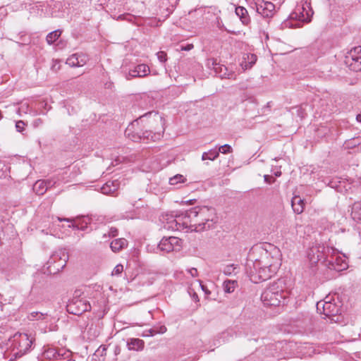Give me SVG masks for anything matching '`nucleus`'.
Wrapping results in <instances>:
<instances>
[{"instance_id":"obj_1","label":"nucleus","mask_w":361,"mask_h":361,"mask_svg":"<svg viewBox=\"0 0 361 361\" xmlns=\"http://www.w3.org/2000/svg\"><path fill=\"white\" fill-rule=\"evenodd\" d=\"M278 253L276 248L269 251L262 245L252 248L245 269L252 282L257 283L266 281L276 274L281 265Z\"/></svg>"},{"instance_id":"obj_2","label":"nucleus","mask_w":361,"mask_h":361,"mask_svg":"<svg viewBox=\"0 0 361 361\" xmlns=\"http://www.w3.org/2000/svg\"><path fill=\"white\" fill-rule=\"evenodd\" d=\"M35 338L25 333H16L8 339V347L0 346V361H11L20 357L31 349Z\"/></svg>"},{"instance_id":"obj_3","label":"nucleus","mask_w":361,"mask_h":361,"mask_svg":"<svg viewBox=\"0 0 361 361\" xmlns=\"http://www.w3.org/2000/svg\"><path fill=\"white\" fill-rule=\"evenodd\" d=\"M185 212L189 231L201 232L213 226L214 209L207 207H195Z\"/></svg>"},{"instance_id":"obj_4","label":"nucleus","mask_w":361,"mask_h":361,"mask_svg":"<svg viewBox=\"0 0 361 361\" xmlns=\"http://www.w3.org/2000/svg\"><path fill=\"white\" fill-rule=\"evenodd\" d=\"M149 118V128L142 130V141L145 142L160 140L165 131V120L157 112L150 111L143 115Z\"/></svg>"},{"instance_id":"obj_5","label":"nucleus","mask_w":361,"mask_h":361,"mask_svg":"<svg viewBox=\"0 0 361 361\" xmlns=\"http://www.w3.org/2000/svg\"><path fill=\"white\" fill-rule=\"evenodd\" d=\"M283 281L278 280L268 286L262 293L261 300L266 306H279L284 304L288 293L283 290Z\"/></svg>"},{"instance_id":"obj_6","label":"nucleus","mask_w":361,"mask_h":361,"mask_svg":"<svg viewBox=\"0 0 361 361\" xmlns=\"http://www.w3.org/2000/svg\"><path fill=\"white\" fill-rule=\"evenodd\" d=\"M185 212H173L162 216L164 228L171 231L186 230L189 231L188 221Z\"/></svg>"},{"instance_id":"obj_7","label":"nucleus","mask_w":361,"mask_h":361,"mask_svg":"<svg viewBox=\"0 0 361 361\" xmlns=\"http://www.w3.org/2000/svg\"><path fill=\"white\" fill-rule=\"evenodd\" d=\"M341 306L340 302L336 303L334 300L332 302L329 297H326L324 300L317 302V310L320 314H324L329 318L332 322H339L340 314L341 312Z\"/></svg>"},{"instance_id":"obj_8","label":"nucleus","mask_w":361,"mask_h":361,"mask_svg":"<svg viewBox=\"0 0 361 361\" xmlns=\"http://www.w3.org/2000/svg\"><path fill=\"white\" fill-rule=\"evenodd\" d=\"M334 253V248L324 244H316L307 252V257L312 264L322 262L324 264L330 255Z\"/></svg>"},{"instance_id":"obj_9","label":"nucleus","mask_w":361,"mask_h":361,"mask_svg":"<svg viewBox=\"0 0 361 361\" xmlns=\"http://www.w3.org/2000/svg\"><path fill=\"white\" fill-rule=\"evenodd\" d=\"M310 6V4L305 1L302 6H298L295 11L290 14V19L297 21L294 25H291L292 27H300L304 23L311 20L313 11Z\"/></svg>"},{"instance_id":"obj_10","label":"nucleus","mask_w":361,"mask_h":361,"mask_svg":"<svg viewBox=\"0 0 361 361\" xmlns=\"http://www.w3.org/2000/svg\"><path fill=\"white\" fill-rule=\"evenodd\" d=\"M68 255L66 249H59L49 258L47 264L50 273L56 274L61 271L66 265Z\"/></svg>"},{"instance_id":"obj_11","label":"nucleus","mask_w":361,"mask_h":361,"mask_svg":"<svg viewBox=\"0 0 361 361\" xmlns=\"http://www.w3.org/2000/svg\"><path fill=\"white\" fill-rule=\"evenodd\" d=\"M344 62L350 70L361 71V46L355 47L347 52Z\"/></svg>"},{"instance_id":"obj_12","label":"nucleus","mask_w":361,"mask_h":361,"mask_svg":"<svg viewBox=\"0 0 361 361\" xmlns=\"http://www.w3.org/2000/svg\"><path fill=\"white\" fill-rule=\"evenodd\" d=\"M90 309V302L83 298H74L67 305V311L75 315H80Z\"/></svg>"},{"instance_id":"obj_13","label":"nucleus","mask_w":361,"mask_h":361,"mask_svg":"<svg viewBox=\"0 0 361 361\" xmlns=\"http://www.w3.org/2000/svg\"><path fill=\"white\" fill-rule=\"evenodd\" d=\"M324 265L329 269L341 271L348 267V263L343 257L339 255L338 251L334 249V253L327 257Z\"/></svg>"},{"instance_id":"obj_14","label":"nucleus","mask_w":361,"mask_h":361,"mask_svg":"<svg viewBox=\"0 0 361 361\" xmlns=\"http://www.w3.org/2000/svg\"><path fill=\"white\" fill-rule=\"evenodd\" d=\"M146 116H140L138 119L133 121L125 130V135L133 142L142 141V130H138L136 127L140 124V122H143L145 120Z\"/></svg>"},{"instance_id":"obj_15","label":"nucleus","mask_w":361,"mask_h":361,"mask_svg":"<svg viewBox=\"0 0 361 361\" xmlns=\"http://www.w3.org/2000/svg\"><path fill=\"white\" fill-rule=\"evenodd\" d=\"M256 11L263 18H271L274 15L275 5L270 1L256 0Z\"/></svg>"},{"instance_id":"obj_16","label":"nucleus","mask_w":361,"mask_h":361,"mask_svg":"<svg viewBox=\"0 0 361 361\" xmlns=\"http://www.w3.org/2000/svg\"><path fill=\"white\" fill-rule=\"evenodd\" d=\"M43 356L44 358L47 360H59L62 358H67L71 356V353L69 351H64L63 350H56L55 348H48L44 350L43 353Z\"/></svg>"},{"instance_id":"obj_17","label":"nucleus","mask_w":361,"mask_h":361,"mask_svg":"<svg viewBox=\"0 0 361 361\" xmlns=\"http://www.w3.org/2000/svg\"><path fill=\"white\" fill-rule=\"evenodd\" d=\"M214 73L216 75H218L221 78H227V79H236V75L232 71H228V68L222 64H219L215 68Z\"/></svg>"},{"instance_id":"obj_18","label":"nucleus","mask_w":361,"mask_h":361,"mask_svg":"<svg viewBox=\"0 0 361 361\" xmlns=\"http://www.w3.org/2000/svg\"><path fill=\"white\" fill-rule=\"evenodd\" d=\"M120 183L118 180L107 181L102 188L101 191L105 195H114L119 188Z\"/></svg>"},{"instance_id":"obj_19","label":"nucleus","mask_w":361,"mask_h":361,"mask_svg":"<svg viewBox=\"0 0 361 361\" xmlns=\"http://www.w3.org/2000/svg\"><path fill=\"white\" fill-rule=\"evenodd\" d=\"M149 72V68L146 64H139L133 70L130 71L129 76L131 78H142L146 76Z\"/></svg>"},{"instance_id":"obj_20","label":"nucleus","mask_w":361,"mask_h":361,"mask_svg":"<svg viewBox=\"0 0 361 361\" xmlns=\"http://www.w3.org/2000/svg\"><path fill=\"white\" fill-rule=\"evenodd\" d=\"M126 345L129 350L141 351L145 347V342L140 338H129L127 340Z\"/></svg>"},{"instance_id":"obj_21","label":"nucleus","mask_w":361,"mask_h":361,"mask_svg":"<svg viewBox=\"0 0 361 361\" xmlns=\"http://www.w3.org/2000/svg\"><path fill=\"white\" fill-rule=\"evenodd\" d=\"M128 245V240L121 238L113 240L110 244V247L114 252H118Z\"/></svg>"},{"instance_id":"obj_22","label":"nucleus","mask_w":361,"mask_h":361,"mask_svg":"<svg viewBox=\"0 0 361 361\" xmlns=\"http://www.w3.org/2000/svg\"><path fill=\"white\" fill-rule=\"evenodd\" d=\"M291 206L295 213L301 214L304 209V201L299 196H295L291 200Z\"/></svg>"},{"instance_id":"obj_23","label":"nucleus","mask_w":361,"mask_h":361,"mask_svg":"<svg viewBox=\"0 0 361 361\" xmlns=\"http://www.w3.org/2000/svg\"><path fill=\"white\" fill-rule=\"evenodd\" d=\"M235 13L244 25H248L250 22V18L248 16L247 11L243 6H238L235 8Z\"/></svg>"},{"instance_id":"obj_24","label":"nucleus","mask_w":361,"mask_h":361,"mask_svg":"<svg viewBox=\"0 0 361 361\" xmlns=\"http://www.w3.org/2000/svg\"><path fill=\"white\" fill-rule=\"evenodd\" d=\"M351 216L354 221L361 223V202H356L353 204Z\"/></svg>"},{"instance_id":"obj_25","label":"nucleus","mask_w":361,"mask_h":361,"mask_svg":"<svg viewBox=\"0 0 361 361\" xmlns=\"http://www.w3.org/2000/svg\"><path fill=\"white\" fill-rule=\"evenodd\" d=\"M33 190L39 195H44L47 190L45 181L37 180L34 185Z\"/></svg>"},{"instance_id":"obj_26","label":"nucleus","mask_w":361,"mask_h":361,"mask_svg":"<svg viewBox=\"0 0 361 361\" xmlns=\"http://www.w3.org/2000/svg\"><path fill=\"white\" fill-rule=\"evenodd\" d=\"M239 266L238 264H231L224 267L223 273L226 276L235 275L238 272Z\"/></svg>"},{"instance_id":"obj_27","label":"nucleus","mask_w":361,"mask_h":361,"mask_svg":"<svg viewBox=\"0 0 361 361\" xmlns=\"http://www.w3.org/2000/svg\"><path fill=\"white\" fill-rule=\"evenodd\" d=\"M61 30H56L53 32H49L46 37V40L49 44H52L56 41L61 35Z\"/></svg>"},{"instance_id":"obj_28","label":"nucleus","mask_w":361,"mask_h":361,"mask_svg":"<svg viewBox=\"0 0 361 361\" xmlns=\"http://www.w3.org/2000/svg\"><path fill=\"white\" fill-rule=\"evenodd\" d=\"M219 152L216 149H210L208 152H205L202 155V160H211L214 161L219 157Z\"/></svg>"},{"instance_id":"obj_29","label":"nucleus","mask_w":361,"mask_h":361,"mask_svg":"<svg viewBox=\"0 0 361 361\" xmlns=\"http://www.w3.org/2000/svg\"><path fill=\"white\" fill-rule=\"evenodd\" d=\"M47 313H42L40 312H32L28 314L27 318L30 321L44 320L47 319Z\"/></svg>"},{"instance_id":"obj_30","label":"nucleus","mask_w":361,"mask_h":361,"mask_svg":"<svg viewBox=\"0 0 361 361\" xmlns=\"http://www.w3.org/2000/svg\"><path fill=\"white\" fill-rule=\"evenodd\" d=\"M169 243L172 247V250H180L182 244V240L174 236L169 237Z\"/></svg>"},{"instance_id":"obj_31","label":"nucleus","mask_w":361,"mask_h":361,"mask_svg":"<svg viewBox=\"0 0 361 361\" xmlns=\"http://www.w3.org/2000/svg\"><path fill=\"white\" fill-rule=\"evenodd\" d=\"M159 247L161 250L165 251L167 252L173 251L172 247H171V245L169 243V237L168 238L164 237L161 239V240L160 241V243L159 244Z\"/></svg>"},{"instance_id":"obj_32","label":"nucleus","mask_w":361,"mask_h":361,"mask_svg":"<svg viewBox=\"0 0 361 361\" xmlns=\"http://www.w3.org/2000/svg\"><path fill=\"white\" fill-rule=\"evenodd\" d=\"M237 284L236 281L226 280L224 283V289L225 292L231 293L235 290V285Z\"/></svg>"},{"instance_id":"obj_33","label":"nucleus","mask_w":361,"mask_h":361,"mask_svg":"<svg viewBox=\"0 0 361 361\" xmlns=\"http://www.w3.org/2000/svg\"><path fill=\"white\" fill-rule=\"evenodd\" d=\"M59 220L60 221H66L67 222H71V223H73V219H59ZM82 223H85V225L82 224L81 226H79V224H72L71 225H69L68 226L70 228L72 227V228H76V229L85 230V228H87L88 222L86 221V219H84Z\"/></svg>"},{"instance_id":"obj_34","label":"nucleus","mask_w":361,"mask_h":361,"mask_svg":"<svg viewBox=\"0 0 361 361\" xmlns=\"http://www.w3.org/2000/svg\"><path fill=\"white\" fill-rule=\"evenodd\" d=\"M167 329L164 325H161L159 326H154L149 330L150 336H154L157 334H164L166 331Z\"/></svg>"},{"instance_id":"obj_35","label":"nucleus","mask_w":361,"mask_h":361,"mask_svg":"<svg viewBox=\"0 0 361 361\" xmlns=\"http://www.w3.org/2000/svg\"><path fill=\"white\" fill-rule=\"evenodd\" d=\"M66 64L71 67H79V62L76 56V54H72L66 60Z\"/></svg>"},{"instance_id":"obj_36","label":"nucleus","mask_w":361,"mask_h":361,"mask_svg":"<svg viewBox=\"0 0 361 361\" xmlns=\"http://www.w3.org/2000/svg\"><path fill=\"white\" fill-rule=\"evenodd\" d=\"M185 178L180 174H177L169 179V183L171 185H176L179 183H184Z\"/></svg>"},{"instance_id":"obj_37","label":"nucleus","mask_w":361,"mask_h":361,"mask_svg":"<svg viewBox=\"0 0 361 361\" xmlns=\"http://www.w3.org/2000/svg\"><path fill=\"white\" fill-rule=\"evenodd\" d=\"M76 56L79 62V67L83 66L88 61L87 55L82 53H76Z\"/></svg>"},{"instance_id":"obj_38","label":"nucleus","mask_w":361,"mask_h":361,"mask_svg":"<svg viewBox=\"0 0 361 361\" xmlns=\"http://www.w3.org/2000/svg\"><path fill=\"white\" fill-rule=\"evenodd\" d=\"M217 152H219V154L221 152L222 154H226L231 153L233 152V149L231 145L226 144L222 146H220L219 147V149L217 150Z\"/></svg>"},{"instance_id":"obj_39","label":"nucleus","mask_w":361,"mask_h":361,"mask_svg":"<svg viewBox=\"0 0 361 361\" xmlns=\"http://www.w3.org/2000/svg\"><path fill=\"white\" fill-rule=\"evenodd\" d=\"M245 59L247 60L248 63L250 64V66L252 67V66L256 63L257 57L254 54H247L245 56Z\"/></svg>"},{"instance_id":"obj_40","label":"nucleus","mask_w":361,"mask_h":361,"mask_svg":"<svg viewBox=\"0 0 361 361\" xmlns=\"http://www.w3.org/2000/svg\"><path fill=\"white\" fill-rule=\"evenodd\" d=\"M118 234V229L115 227H111V228H110V229L107 233H104L103 238H105L106 237L114 238V237L117 236Z\"/></svg>"},{"instance_id":"obj_41","label":"nucleus","mask_w":361,"mask_h":361,"mask_svg":"<svg viewBox=\"0 0 361 361\" xmlns=\"http://www.w3.org/2000/svg\"><path fill=\"white\" fill-rule=\"evenodd\" d=\"M219 63L217 62V60L215 59H209L207 62V66L209 69L215 71V68L219 66Z\"/></svg>"},{"instance_id":"obj_42","label":"nucleus","mask_w":361,"mask_h":361,"mask_svg":"<svg viewBox=\"0 0 361 361\" xmlns=\"http://www.w3.org/2000/svg\"><path fill=\"white\" fill-rule=\"evenodd\" d=\"M25 123L23 121H18L16 123V130L19 133H22L25 130Z\"/></svg>"},{"instance_id":"obj_43","label":"nucleus","mask_w":361,"mask_h":361,"mask_svg":"<svg viewBox=\"0 0 361 361\" xmlns=\"http://www.w3.org/2000/svg\"><path fill=\"white\" fill-rule=\"evenodd\" d=\"M123 266L121 264H117L113 269L111 274L113 276L118 275L123 271Z\"/></svg>"},{"instance_id":"obj_44","label":"nucleus","mask_w":361,"mask_h":361,"mask_svg":"<svg viewBox=\"0 0 361 361\" xmlns=\"http://www.w3.org/2000/svg\"><path fill=\"white\" fill-rule=\"evenodd\" d=\"M157 58L160 62L164 63L167 60V55L164 51H159L157 54Z\"/></svg>"},{"instance_id":"obj_45","label":"nucleus","mask_w":361,"mask_h":361,"mask_svg":"<svg viewBox=\"0 0 361 361\" xmlns=\"http://www.w3.org/2000/svg\"><path fill=\"white\" fill-rule=\"evenodd\" d=\"M360 144V142H358V140L356 139H353L352 140L348 141L346 142V145L349 148L355 147L356 145H359Z\"/></svg>"},{"instance_id":"obj_46","label":"nucleus","mask_w":361,"mask_h":361,"mask_svg":"<svg viewBox=\"0 0 361 361\" xmlns=\"http://www.w3.org/2000/svg\"><path fill=\"white\" fill-rule=\"evenodd\" d=\"M240 66L242 67V68L243 70H247V69H249V68H251L252 67L250 66V64L248 63V62L247 61V60L245 59V56L243 57V60L242 61V62L240 63Z\"/></svg>"},{"instance_id":"obj_47","label":"nucleus","mask_w":361,"mask_h":361,"mask_svg":"<svg viewBox=\"0 0 361 361\" xmlns=\"http://www.w3.org/2000/svg\"><path fill=\"white\" fill-rule=\"evenodd\" d=\"M264 181L268 184H271V183L275 181V179L269 175H264Z\"/></svg>"},{"instance_id":"obj_48","label":"nucleus","mask_w":361,"mask_h":361,"mask_svg":"<svg viewBox=\"0 0 361 361\" xmlns=\"http://www.w3.org/2000/svg\"><path fill=\"white\" fill-rule=\"evenodd\" d=\"M188 272L190 274L192 277H196L198 275V271L196 268H191L188 269Z\"/></svg>"},{"instance_id":"obj_49","label":"nucleus","mask_w":361,"mask_h":361,"mask_svg":"<svg viewBox=\"0 0 361 361\" xmlns=\"http://www.w3.org/2000/svg\"><path fill=\"white\" fill-rule=\"evenodd\" d=\"M106 350V347L105 345H101V346L97 349V350L96 351V353H99L101 355H103L104 354H105Z\"/></svg>"},{"instance_id":"obj_50","label":"nucleus","mask_w":361,"mask_h":361,"mask_svg":"<svg viewBox=\"0 0 361 361\" xmlns=\"http://www.w3.org/2000/svg\"><path fill=\"white\" fill-rule=\"evenodd\" d=\"M194 47L192 44H188L185 46H181V50L183 51H190Z\"/></svg>"},{"instance_id":"obj_51","label":"nucleus","mask_w":361,"mask_h":361,"mask_svg":"<svg viewBox=\"0 0 361 361\" xmlns=\"http://www.w3.org/2000/svg\"><path fill=\"white\" fill-rule=\"evenodd\" d=\"M46 188L48 190L49 188L53 187L55 184V182H53L51 180H45Z\"/></svg>"},{"instance_id":"obj_52","label":"nucleus","mask_w":361,"mask_h":361,"mask_svg":"<svg viewBox=\"0 0 361 361\" xmlns=\"http://www.w3.org/2000/svg\"><path fill=\"white\" fill-rule=\"evenodd\" d=\"M114 355L115 356H117L118 355H119L121 352V348L119 345H116L115 348H114Z\"/></svg>"},{"instance_id":"obj_53","label":"nucleus","mask_w":361,"mask_h":361,"mask_svg":"<svg viewBox=\"0 0 361 361\" xmlns=\"http://www.w3.org/2000/svg\"><path fill=\"white\" fill-rule=\"evenodd\" d=\"M297 114L300 117V118H303L305 116L304 115V113H303V110L300 107V108H298L297 109Z\"/></svg>"},{"instance_id":"obj_54","label":"nucleus","mask_w":361,"mask_h":361,"mask_svg":"<svg viewBox=\"0 0 361 361\" xmlns=\"http://www.w3.org/2000/svg\"><path fill=\"white\" fill-rule=\"evenodd\" d=\"M24 107L25 108V109H27L28 108V105L27 104H25V105H22L19 109H18V114H20V111H23L25 112V109H24Z\"/></svg>"},{"instance_id":"obj_55","label":"nucleus","mask_w":361,"mask_h":361,"mask_svg":"<svg viewBox=\"0 0 361 361\" xmlns=\"http://www.w3.org/2000/svg\"><path fill=\"white\" fill-rule=\"evenodd\" d=\"M42 123V120H41L40 118H39V119H37V120L35 121L34 125H35V126H38L39 123Z\"/></svg>"},{"instance_id":"obj_56","label":"nucleus","mask_w":361,"mask_h":361,"mask_svg":"<svg viewBox=\"0 0 361 361\" xmlns=\"http://www.w3.org/2000/svg\"><path fill=\"white\" fill-rule=\"evenodd\" d=\"M329 185L331 188H336V185L334 184L332 181L329 182Z\"/></svg>"},{"instance_id":"obj_57","label":"nucleus","mask_w":361,"mask_h":361,"mask_svg":"<svg viewBox=\"0 0 361 361\" xmlns=\"http://www.w3.org/2000/svg\"><path fill=\"white\" fill-rule=\"evenodd\" d=\"M356 119L358 122L361 123V114H358L356 117Z\"/></svg>"},{"instance_id":"obj_58","label":"nucleus","mask_w":361,"mask_h":361,"mask_svg":"<svg viewBox=\"0 0 361 361\" xmlns=\"http://www.w3.org/2000/svg\"><path fill=\"white\" fill-rule=\"evenodd\" d=\"M281 171H278V172L275 173V176H281Z\"/></svg>"},{"instance_id":"obj_59","label":"nucleus","mask_w":361,"mask_h":361,"mask_svg":"<svg viewBox=\"0 0 361 361\" xmlns=\"http://www.w3.org/2000/svg\"><path fill=\"white\" fill-rule=\"evenodd\" d=\"M69 357H68L66 359V361H75V360L72 359V358H68Z\"/></svg>"},{"instance_id":"obj_60","label":"nucleus","mask_w":361,"mask_h":361,"mask_svg":"<svg viewBox=\"0 0 361 361\" xmlns=\"http://www.w3.org/2000/svg\"><path fill=\"white\" fill-rule=\"evenodd\" d=\"M193 298H195V299H197L198 296H197V295L196 293H194Z\"/></svg>"},{"instance_id":"obj_61","label":"nucleus","mask_w":361,"mask_h":361,"mask_svg":"<svg viewBox=\"0 0 361 361\" xmlns=\"http://www.w3.org/2000/svg\"><path fill=\"white\" fill-rule=\"evenodd\" d=\"M195 201V200H190L188 201V202L192 204L193 203V202Z\"/></svg>"},{"instance_id":"obj_62","label":"nucleus","mask_w":361,"mask_h":361,"mask_svg":"<svg viewBox=\"0 0 361 361\" xmlns=\"http://www.w3.org/2000/svg\"><path fill=\"white\" fill-rule=\"evenodd\" d=\"M25 44H27V43H26V42H25V43H19V42H18V44H19L20 46H22V45Z\"/></svg>"},{"instance_id":"obj_63","label":"nucleus","mask_w":361,"mask_h":361,"mask_svg":"<svg viewBox=\"0 0 361 361\" xmlns=\"http://www.w3.org/2000/svg\"><path fill=\"white\" fill-rule=\"evenodd\" d=\"M3 116H2V113L1 111H0V120L2 118Z\"/></svg>"}]
</instances>
